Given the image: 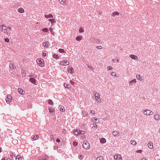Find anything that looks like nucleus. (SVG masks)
I'll return each mask as SVG.
<instances>
[{"label":"nucleus","mask_w":160,"mask_h":160,"mask_svg":"<svg viewBox=\"0 0 160 160\" xmlns=\"http://www.w3.org/2000/svg\"><path fill=\"white\" fill-rule=\"evenodd\" d=\"M0 29L1 32H2L4 34L6 35L8 34L7 28L5 25H1L0 26Z\"/></svg>","instance_id":"obj_1"},{"label":"nucleus","mask_w":160,"mask_h":160,"mask_svg":"<svg viewBox=\"0 0 160 160\" xmlns=\"http://www.w3.org/2000/svg\"><path fill=\"white\" fill-rule=\"evenodd\" d=\"M94 99L95 102L97 103H100L101 102L100 98L101 95L98 92L96 93L94 95Z\"/></svg>","instance_id":"obj_2"},{"label":"nucleus","mask_w":160,"mask_h":160,"mask_svg":"<svg viewBox=\"0 0 160 160\" xmlns=\"http://www.w3.org/2000/svg\"><path fill=\"white\" fill-rule=\"evenodd\" d=\"M142 113L144 115L146 116H150L153 115V113L152 111L149 109L143 110Z\"/></svg>","instance_id":"obj_3"},{"label":"nucleus","mask_w":160,"mask_h":160,"mask_svg":"<svg viewBox=\"0 0 160 160\" xmlns=\"http://www.w3.org/2000/svg\"><path fill=\"white\" fill-rule=\"evenodd\" d=\"M38 64L40 67H43L44 65V60L42 58H38L36 60Z\"/></svg>","instance_id":"obj_4"},{"label":"nucleus","mask_w":160,"mask_h":160,"mask_svg":"<svg viewBox=\"0 0 160 160\" xmlns=\"http://www.w3.org/2000/svg\"><path fill=\"white\" fill-rule=\"evenodd\" d=\"M83 147L86 150H89L90 148L89 144L87 141H84L83 144Z\"/></svg>","instance_id":"obj_5"},{"label":"nucleus","mask_w":160,"mask_h":160,"mask_svg":"<svg viewBox=\"0 0 160 160\" xmlns=\"http://www.w3.org/2000/svg\"><path fill=\"white\" fill-rule=\"evenodd\" d=\"M69 64V62L65 60H63L59 62V64L62 66H68Z\"/></svg>","instance_id":"obj_6"},{"label":"nucleus","mask_w":160,"mask_h":160,"mask_svg":"<svg viewBox=\"0 0 160 160\" xmlns=\"http://www.w3.org/2000/svg\"><path fill=\"white\" fill-rule=\"evenodd\" d=\"M12 96L10 95H8L6 99V101L7 103H9L12 100Z\"/></svg>","instance_id":"obj_7"},{"label":"nucleus","mask_w":160,"mask_h":160,"mask_svg":"<svg viewBox=\"0 0 160 160\" xmlns=\"http://www.w3.org/2000/svg\"><path fill=\"white\" fill-rule=\"evenodd\" d=\"M114 160H122V158L121 155L119 154H116L114 157Z\"/></svg>","instance_id":"obj_8"},{"label":"nucleus","mask_w":160,"mask_h":160,"mask_svg":"<svg viewBox=\"0 0 160 160\" xmlns=\"http://www.w3.org/2000/svg\"><path fill=\"white\" fill-rule=\"evenodd\" d=\"M9 67L11 70H13L16 68V67L13 63H11L9 64Z\"/></svg>","instance_id":"obj_9"},{"label":"nucleus","mask_w":160,"mask_h":160,"mask_svg":"<svg viewBox=\"0 0 160 160\" xmlns=\"http://www.w3.org/2000/svg\"><path fill=\"white\" fill-rule=\"evenodd\" d=\"M129 57L132 59H133V60H138V57L134 55H133V54H130V55H129Z\"/></svg>","instance_id":"obj_10"},{"label":"nucleus","mask_w":160,"mask_h":160,"mask_svg":"<svg viewBox=\"0 0 160 160\" xmlns=\"http://www.w3.org/2000/svg\"><path fill=\"white\" fill-rule=\"evenodd\" d=\"M29 81L31 82L32 83L36 84V80L33 78H31L29 79Z\"/></svg>","instance_id":"obj_11"},{"label":"nucleus","mask_w":160,"mask_h":160,"mask_svg":"<svg viewBox=\"0 0 160 160\" xmlns=\"http://www.w3.org/2000/svg\"><path fill=\"white\" fill-rule=\"evenodd\" d=\"M18 92L21 95H24L25 93V92L21 88H18Z\"/></svg>","instance_id":"obj_12"},{"label":"nucleus","mask_w":160,"mask_h":160,"mask_svg":"<svg viewBox=\"0 0 160 160\" xmlns=\"http://www.w3.org/2000/svg\"><path fill=\"white\" fill-rule=\"evenodd\" d=\"M58 108L60 111L62 112H64L65 111V109L63 106H59Z\"/></svg>","instance_id":"obj_13"},{"label":"nucleus","mask_w":160,"mask_h":160,"mask_svg":"<svg viewBox=\"0 0 160 160\" xmlns=\"http://www.w3.org/2000/svg\"><path fill=\"white\" fill-rule=\"evenodd\" d=\"M48 21L52 24H54L56 22V20L53 18L49 19Z\"/></svg>","instance_id":"obj_14"},{"label":"nucleus","mask_w":160,"mask_h":160,"mask_svg":"<svg viewBox=\"0 0 160 160\" xmlns=\"http://www.w3.org/2000/svg\"><path fill=\"white\" fill-rule=\"evenodd\" d=\"M136 78L138 80H139L141 81H142L143 80L142 76H141L140 75H137L136 76Z\"/></svg>","instance_id":"obj_15"},{"label":"nucleus","mask_w":160,"mask_h":160,"mask_svg":"<svg viewBox=\"0 0 160 160\" xmlns=\"http://www.w3.org/2000/svg\"><path fill=\"white\" fill-rule=\"evenodd\" d=\"M82 36H78L76 37L75 38L76 40L78 41H80L82 39Z\"/></svg>","instance_id":"obj_16"},{"label":"nucleus","mask_w":160,"mask_h":160,"mask_svg":"<svg viewBox=\"0 0 160 160\" xmlns=\"http://www.w3.org/2000/svg\"><path fill=\"white\" fill-rule=\"evenodd\" d=\"M154 118L156 120H159L160 119V116L158 114H156L154 116Z\"/></svg>","instance_id":"obj_17"},{"label":"nucleus","mask_w":160,"mask_h":160,"mask_svg":"<svg viewBox=\"0 0 160 160\" xmlns=\"http://www.w3.org/2000/svg\"><path fill=\"white\" fill-rule=\"evenodd\" d=\"M119 15V13L117 11L113 12L112 14V17H114L116 16H118Z\"/></svg>","instance_id":"obj_18"},{"label":"nucleus","mask_w":160,"mask_h":160,"mask_svg":"<svg viewBox=\"0 0 160 160\" xmlns=\"http://www.w3.org/2000/svg\"><path fill=\"white\" fill-rule=\"evenodd\" d=\"M18 11L20 13H23L24 12V10L23 8H19L18 9Z\"/></svg>","instance_id":"obj_19"},{"label":"nucleus","mask_w":160,"mask_h":160,"mask_svg":"<svg viewBox=\"0 0 160 160\" xmlns=\"http://www.w3.org/2000/svg\"><path fill=\"white\" fill-rule=\"evenodd\" d=\"M45 17L47 18H53V16L52 14H49L48 15H45Z\"/></svg>","instance_id":"obj_20"},{"label":"nucleus","mask_w":160,"mask_h":160,"mask_svg":"<svg viewBox=\"0 0 160 160\" xmlns=\"http://www.w3.org/2000/svg\"><path fill=\"white\" fill-rule=\"evenodd\" d=\"M64 87L65 88H68L69 89L71 88V86L69 84H68L65 83H63V85Z\"/></svg>","instance_id":"obj_21"},{"label":"nucleus","mask_w":160,"mask_h":160,"mask_svg":"<svg viewBox=\"0 0 160 160\" xmlns=\"http://www.w3.org/2000/svg\"><path fill=\"white\" fill-rule=\"evenodd\" d=\"M112 134L114 136L118 137L119 136V133L118 132L115 131L112 132Z\"/></svg>","instance_id":"obj_22"},{"label":"nucleus","mask_w":160,"mask_h":160,"mask_svg":"<svg viewBox=\"0 0 160 160\" xmlns=\"http://www.w3.org/2000/svg\"><path fill=\"white\" fill-rule=\"evenodd\" d=\"M100 142L102 143H105L106 142V139L104 138H102L100 140Z\"/></svg>","instance_id":"obj_23"},{"label":"nucleus","mask_w":160,"mask_h":160,"mask_svg":"<svg viewBox=\"0 0 160 160\" xmlns=\"http://www.w3.org/2000/svg\"><path fill=\"white\" fill-rule=\"evenodd\" d=\"M80 130H77L74 131L73 133H74V134L76 135H78L80 134Z\"/></svg>","instance_id":"obj_24"},{"label":"nucleus","mask_w":160,"mask_h":160,"mask_svg":"<svg viewBox=\"0 0 160 160\" xmlns=\"http://www.w3.org/2000/svg\"><path fill=\"white\" fill-rule=\"evenodd\" d=\"M136 79H133L132 80L130 81L129 82V84L130 85H132V83L133 82L136 83Z\"/></svg>","instance_id":"obj_25"},{"label":"nucleus","mask_w":160,"mask_h":160,"mask_svg":"<svg viewBox=\"0 0 160 160\" xmlns=\"http://www.w3.org/2000/svg\"><path fill=\"white\" fill-rule=\"evenodd\" d=\"M68 72L70 73H72L74 72V70L72 67H70L68 69Z\"/></svg>","instance_id":"obj_26"},{"label":"nucleus","mask_w":160,"mask_h":160,"mask_svg":"<svg viewBox=\"0 0 160 160\" xmlns=\"http://www.w3.org/2000/svg\"><path fill=\"white\" fill-rule=\"evenodd\" d=\"M49 31L51 32V34L53 36H54L55 35V33L53 31V29L52 28H49Z\"/></svg>","instance_id":"obj_27"},{"label":"nucleus","mask_w":160,"mask_h":160,"mask_svg":"<svg viewBox=\"0 0 160 160\" xmlns=\"http://www.w3.org/2000/svg\"><path fill=\"white\" fill-rule=\"evenodd\" d=\"M49 112L50 113L54 112H55V110L54 109L52 108H49Z\"/></svg>","instance_id":"obj_28"},{"label":"nucleus","mask_w":160,"mask_h":160,"mask_svg":"<svg viewBox=\"0 0 160 160\" xmlns=\"http://www.w3.org/2000/svg\"><path fill=\"white\" fill-rule=\"evenodd\" d=\"M48 44L49 42H44L43 43V45L44 47L47 48L48 47Z\"/></svg>","instance_id":"obj_29"},{"label":"nucleus","mask_w":160,"mask_h":160,"mask_svg":"<svg viewBox=\"0 0 160 160\" xmlns=\"http://www.w3.org/2000/svg\"><path fill=\"white\" fill-rule=\"evenodd\" d=\"M148 145L150 148L152 149L153 148L152 144L151 143H148Z\"/></svg>","instance_id":"obj_30"},{"label":"nucleus","mask_w":160,"mask_h":160,"mask_svg":"<svg viewBox=\"0 0 160 160\" xmlns=\"http://www.w3.org/2000/svg\"><path fill=\"white\" fill-rule=\"evenodd\" d=\"M16 160H22V158L19 155H18L16 157Z\"/></svg>","instance_id":"obj_31"},{"label":"nucleus","mask_w":160,"mask_h":160,"mask_svg":"<svg viewBox=\"0 0 160 160\" xmlns=\"http://www.w3.org/2000/svg\"><path fill=\"white\" fill-rule=\"evenodd\" d=\"M38 136L37 135H34L33 138V140H35L38 139Z\"/></svg>","instance_id":"obj_32"},{"label":"nucleus","mask_w":160,"mask_h":160,"mask_svg":"<svg viewBox=\"0 0 160 160\" xmlns=\"http://www.w3.org/2000/svg\"><path fill=\"white\" fill-rule=\"evenodd\" d=\"M42 31L47 32L48 31V28H44L42 29Z\"/></svg>","instance_id":"obj_33"},{"label":"nucleus","mask_w":160,"mask_h":160,"mask_svg":"<svg viewBox=\"0 0 160 160\" xmlns=\"http://www.w3.org/2000/svg\"><path fill=\"white\" fill-rule=\"evenodd\" d=\"M53 57L55 59H58L59 58V57L58 55L56 54H53Z\"/></svg>","instance_id":"obj_34"},{"label":"nucleus","mask_w":160,"mask_h":160,"mask_svg":"<svg viewBox=\"0 0 160 160\" xmlns=\"http://www.w3.org/2000/svg\"><path fill=\"white\" fill-rule=\"evenodd\" d=\"M130 142H131V143L132 145H135L137 144L136 142L134 140L131 141Z\"/></svg>","instance_id":"obj_35"},{"label":"nucleus","mask_w":160,"mask_h":160,"mask_svg":"<svg viewBox=\"0 0 160 160\" xmlns=\"http://www.w3.org/2000/svg\"><path fill=\"white\" fill-rule=\"evenodd\" d=\"M84 28L82 27H81L79 29V32L80 33L84 31Z\"/></svg>","instance_id":"obj_36"},{"label":"nucleus","mask_w":160,"mask_h":160,"mask_svg":"<svg viewBox=\"0 0 160 160\" xmlns=\"http://www.w3.org/2000/svg\"><path fill=\"white\" fill-rule=\"evenodd\" d=\"M48 103L50 105H52L53 104V102L50 99L48 100Z\"/></svg>","instance_id":"obj_37"},{"label":"nucleus","mask_w":160,"mask_h":160,"mask_svg":"<svg viewBox=\"0 0 160 160\" xmlns=\"http://www.w3.org/2000/svg\"><path fill=\"white\" fill-rule=\"evenodd\" d=\"M22 76L23 77H25L26 76V73L25 71H23L21 72Z\"/></svg>","instance_id":"obj_38"},{"label":"nucleus","mask_w":160,"mask_h":160,"mask_svg":"<svg viewBox=\"0 0 160 160\" xmlns=\"http://www.w3.org/2000/svg\"><path fill=\"white\" fill-rule=\"evenodd\" d=\"M58 52L60 53H64L65 51L62 49H59L58 50Z\"/></svg>","instance_id":"obj_39"},{"label":"nucleus","mask_w":160,"mask_h":160,"mask_svg":"<svg viewBox=\"0 0 160 160\" xmlns=\"http://www.w3.org/2000/svg\"><path fill=\"white\" fill-rule=\"evenodd\" d=\"M97 160H103V158L102 157H99L97 158Z\"/></svg>","instance_id":"obj_40"},{"label":"nucleus","mask_w":160,"mask_h":160,"mask_svg":"<svg viewBox=\"0 0 160 160\" xmlns=\"http://www.w3.org/2000/svg\"><path fill=\"white\" fill-rule=\"evenodd\" d=\"M112 68V67L111 66H108L107 67V69L108 70H111Z\"/></svg>","instance_id":"obj_41"},{"label":"nucleus","mask_w":160,"mask_h":160,"mask_svg":"<svg viewBox=\"0 0 160 160\" xmlns=\"http://www.w3.org/2000/svg\"><path fill=\"white\" fill-rule=\"evenodd\" d=\"M111 75L112 76L116 77V73L115 72H112L111 73Z\"/></svg>","instance_id":"obj_42"},{"label":"nucleus","mask_w":160,"mask_h":160,"mask_svg":"<svg viewBox=\"0 0 160 160\" xmlns=\"http://www.w3.org/2000/svg\"><path fill=\"white\" fill-rule=\"evenodd\" d=\"M59 2L62 4H63L65 2V0H59Z\"/></svg>","instance_id":"obj_43"},{"label":"nucleus","mask_w":160,"mask_h":160,"mask_svg":"<svg viewBox=\"0 0 160 160\" xmlns=\"http://www.w3.org/2000/svg\"><path fill=\"white\" fill-rule=\"evenodd\" d=\"M96 48L98 49H102V47L101 46H97Z\"/></svg>","instance_id":"obj_44"},{"label":"nucleus","mask_w":160,"mask_h":160,"mask_svg":"<svg viewBox=\"0 0 160 160\" xmlns=\"http://www.w3.org/2000/svg\"><path fill=\"white\" fill-rule=\"evenodd\" d=\"M85 133V132L84 131H81L80 130V134H84Z\"/></svg>","instance_id":"obj_45"},{"label":"nucleus","mask_w":160,"mask_h":160,"mask_svg":"<svg viewBox=\"0 0 160 160\" xmlns=\"http://www.w3.org/2000/svg\"><path fill=\"white\" fill-rule=\"evenodd\" d=\"M83 155H80L78 156V158L80 159H82L83 158Z\"/></svg>","instance_id":"obj_46"},{"label":"nucleus","mask_w":160,"mask_h":160,"mask_svg":"<svg viewBox=\"0 0 160 160\" xmlns=\"http://www.w3.org/2000/svg\"><path fill=\"white\" fill-rule=\"evenodd\" d=\"M5 42H9V40L8 38H6L4 39Z\"/></svg>","instance_id":"obj_47"},{"label":"nucleus","mask_w":160,"mask_h":160,"mask_svg":"<svg viewBox=\"0 0 160 160\" xmlns=\"http://www.w3.org/2000/svg\"><path fill=\"white\" fill-rule=\"evenodd\" d=\"M66 132H67V131H66V130L65 129H63V130H62V132L64 134L66 133Z\"/></svg>","instance_id":"obj_48"},{"label":"nucleus","mask_w":160,"mask_h":160,"mask_svg":"<svg viewBox=\"0 0 160 160\" xmlns=\"http://www.w3.org/2000/svg\"><path fill=\"white\" fill-rule=\"evenodd\" d=\"M137 153H141L142 152V150H138L136 152Z\"/></svg>","instance_id":"obj_49"},{"label":"nucleus","mask_w":160,"mask_h":160,"mask_svg":"<svg viewBox=\"0 0 160 160\" xmlns=\"http://www.w3.org/2000/svg\"><path fill=\"white\" fill-rule=\"evenodd\" d=\"M92 120L93 121H97V118H93L92 119Z\"/></svg>","instance_id":"obj_50"},{"label":"nucleus","mask_w":160,"mask_h":160,"mask_svg":"<svg viewBox=\"0 0 160 160\" xmlns=\"http://www.w3.org/2000/svg\"><path fill=\"white\" fill-rule=\"evenodd\" d=\"M93 126L95 127V128H97V125L95 124V123H93Z\"/></svg>","instance_id":"obj_51"},{"label":"nucleus","mask_w":160,"mask_h":160,"mask_svg":"<svg viewBox=\"0 0 160 160\" xmlns=\"http://www.w3.org/2000/svg\"><path fill=\"white\" fill-rule=\"evenodd\" d=\"M56 141L57 142H58V143H59V142H60V140L59 138H57L56 140Z\"/></svg>","instance_id":"obj_52"},{"label":"nucleus","mask_w":160,"mask_h":160,"mask_svg":"<svg viewBox=\"0 0 160 160\" xmlns=\"http://www.w3.org/2000/svg\"><path fill=\"white\" fill-rule=\"evenodd\" d=\"M73 145L75 146H76L78 145V143L77 142H74L73 143Z\"/></svg>","instance_id":"obj_53"},{"label":"nucleus","mask_w":160,"mask_h":160,"mask_svg":"<svg viewBox=\"0 0 160 160\" xmlns=\"http://www.w3.org/2000/svg\"><path fill=\"white\" fill-rule=\"evenodd\" d=\"M70 82L71 83L72 85H73L74 83V82L73 81H72V80H70Z\"/></svg>","instance_id":"obj_54"},{"label":"nucleus","mask_w":160,"mask_h":160,"mask_svg":"<svg viewBox=\"0 0 160 160\" xmlns=\"http://www.w3.org/2000/svg\"><path fill=\"white\" fill-rule=\"evenodd\" d=\"M46 53H42V56H43V57H45L46 56Z\"/></svg>","instance_id":"obj_55"},{"label":"nucleus","mask_w":160,"mask_h":160,"mask_svg":"<svg viewBox=\"0 0 160 160\" xmlns=\"http://www.w3.org/2000/svg\"><path fill=\"white\" fill-rule=\"evenodd\" d=\"M90 112L91 113H93V114H94V111L93 110H91Z\"/></svg>","instance_id":"obj_56"},{"label":"nucleus","mask_w":160,"mask_h":160,"mask_svg":"<svg viewBox=\"0 0 160 160\" xmlns=\"http://www.w3.org/2000/svg\"><path fill=\"white\" fill-rule=\"evenodd\" d=\"M141 160H147V159L145 158H143Z\"/></svg>","instance_id":"obj_57"},{"label":"nucleus","mask_w":160,"mask_h":160,"mask_svg":"<svg viewBox=\"0 0 160 160\" xmlns=\"http://www.w3.org/2000/svg\"><path fill=\"white\" fill-rule=\"evenodd\" d=\"M115 61H116V59H113L112 60V61L113 62H115Z\"/></svg>","instance_id":"obj_58"},{"label":"nucleus","mask_w":160,"mask_h":160,"mask_svg":"<svg viewBox=\"0 0 160 160\" xmlns=\"http://www.w3.org/2000/svg\"><path fill=\"white\" fill-rule=\"evenodd\" d=\"M8 29H10V30H11V27H8Z\"/></svg>","instance_id":"obj_59"},{"label":"nucleus","mask_w":160,"mask_h":160,"mask_svg":"<svg viewBox=\"0 0 160 160\" xmlns=\"http://www.w3.org/2000/svg\"><path fill=\"white\" fill-rule=\"evenodd\" d=\"M45 157H46V158H48V156L46 155Z\"/></svg>","instance_id":"obj_60"},{"label":"nucleus","mask_w":160,"mask_h":160,"mask_svg":"<svg viewBox=\"0 0 160 160\" xmlns=\"http://www.w3.org/2000/svg\"><path fill=\"white\" fill-rule=\"evenodd\" d=\"M2 152V149L0 148V152Z\"/></svg>","instance_id":"obj_61"},{"label":"nucleus","mask_w":160,"mask_h":160,"mask_svg":"<svg viewBox=\"0 0 160 160\" xmlns=\"http://www.w3.org/2000/svg\"><path fill=\"white\" fill-rule=\"evenodd\" d=\"M2 160H5V158H2Z\"/></svg>","instance_id":"obj_62"},{"label":"nucleus","mask_w":160,"mask_h":160,"mask_svg":"<svg viewBox=\"0 0 160 160\" xmlns=\"http://www.w3.org/2000/svg\"><path fill=\"white\" fill-rule=\"evenodd\" d=\"M7 160H12V159H7Z\"/></svg>","instance_id":"obj_63"},{"label":"nucleus","mask_w":160,"mask_h":160,"mask_svg":"<svg viewBox=\"0 0 160 160\" xmlns=\"http://www.w3.org/2000/svg\"><path fill=\"white\" fill-rule=\"evenodd\" d=\"M117 62H119V60H118V59H117Z\"/></svg>","instance_id":"obj_64"}]
</instances>
